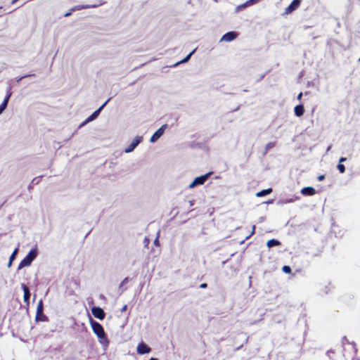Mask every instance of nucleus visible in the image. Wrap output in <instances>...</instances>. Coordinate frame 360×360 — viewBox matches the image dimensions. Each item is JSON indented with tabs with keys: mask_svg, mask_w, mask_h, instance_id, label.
<instances>
[{
	"mask_svg": "<svg viewBox=\"0 0 360 360\" xmlns=\"http://www.w3.org/2000/svg\"><path fill=\"white\" fill-rule=\"evenodd\" d=\"M38 255L37 248H32L25 257L20 262L18 265V269H21L24 267L30 266L32 262L35 259Z\"/></svg>",
	"mask_w": 360,
	"mask_h": 360,
	"instance_id": "nucleus-1",
	"label": "nucleus"
},
{
	"mask_svg": "<svg viewBox=\"0 0 360 360\" xmlns=\"http://www.w3.org/2000/svg\"><path fill=\"white\" fill-rule=\"evenodd\" d=\"M110 98H108L98 109L94 111L90 116H89L80 125L79 127H82L86 124L87 123L96 120L99 115L101 111L103 108L106 105V104L109 102Z\"/></svg>",
	"mask_w": 360,
	"mask_h": 360,
	"instance_id": "nucleus-2",
	"label": "nucleus"
},
{
	"mask_svg": "<svg viewBox=\"0 0 360 360\" xmlns=\"http://www.w3.org/2000/svg\"><path fill=\"white\" fill-rule=\"evenodd\" d=\"M210 174H211V172H208L204 175H202V176L195 178L194 180L188 186V188H193L197 186L204 184L205 182L208 179Z\"/></svg>",
	"mask_w": 360,
	"mask_h": 360,
	"instance_id": "nucleus-3",
	"label": "nucleus"
},
{
	"mask_svg": "<svg viewBox=\"0 0 360 360\" xmlns=\"http://www.w3.org/2000/svg\"><path fill=\"white\" fill-rule=\"evenodd\" d=\"M168 125L165 124L162 125L150 137V142L155 143L164 134L165 131L167 129Z\"/></svg>",
	"mask_w": 360,
	"mask_h": 360,
	"instance_id": "nucleus-4",
	"label": "nucleus"
},
{
	"mask_svg": "<svg viewBox=\"0 0 360 360\" xmlns=\"http://www.w3.org/2000/svg\"><path fill=\"white\" fill-rule=\"evenodd\" d=\"M44 306L42 300H39L37 307L36 312V321H46V316L43 314Z\"/></svg>",
	"mask_w": 360,
	"mask_h": 360,
	"instance_id": "nucleus-5",
	"label": "nucleus"
},
{
	"mask_svg": "<svg viewBox=\"0 0 360 360\" xmlns=\"http://www.w3.org/2000/svg\"><path fill=\"white\" fill-rule=\"evenodd\" d=\"M143 137L141 136H136L128 147L124 149V153H129L132 152L136 146L142 141Z\"/></svg>",
	"mask_w": 360,
	"mask_h": 360,
	"instance_id": "nucleus-6",
	"label": "nucleus"
},
{
	"mask_svg": "<svg viewBox=\"0 0 360 360\" xmlns=\"http://www.w3.org/2000/svg\"><path fill=\"white\" fill-rule=\"evenodd\" d=\"M91 325L94 333L97 335L98 338H101V335H104V329L99 323L95 321H91Z\"/></svg>",
	"mask_w": 360,
	"mask_h": 360,
	"instance_id": "nucleus-7",
	"label": "nucleus"
},
{
	"mask_svg": "<svg viewBox=\"0 0 360 360\" xmlns=\"http://www.w3.org/2000/svg\"><path fill=\"white\" fill-rule=\"evenodd\" d=\"M301 1L302 0H293L290 3V4L285 8L283 15H288V14L291 13L292 11H294L295 10H296L299 7V6L301 3Z\"/></svg>",
	"mask_w": 360,
	"mask_h": 360,
	"instance_id": "nucleus-8",
	"label": "nucleus"
},
{
	"mask_svg": "<svg viewBox=\"0 0 360 360\" xmlns=\"http://www.w3.org/2000/svg\"><path fill=\"white\" fill-rule=\"evenodd\" d=\"M300 200V196L292 195L291 197L281 198L277 201V205H283L288 203H292L296 200Z\"/></svg>",
	"mask_w": 360,
	"mask_h": 360,
	"instance_id": "nucleus-9",
	"label": "nucleus"
},
{
	"mask_svg": "<svg viewBox=\"0 0 360 360\" xmlns=\"http://www.w3.org/2000/svg\"><path fill=\"white\" fill-rule=\"evenodd\" d=\"M104 3H105L104 1H100L98 4H92V5L86 4V5L75 6L72 8H71V11H80V10H82V9H86V8H96L98 6L104 4Z\"/></svg>",
	"mask_w": 360,
	"mask_h": 360,
	"instance_id": "nucleus-10",
	"label": "nucleus"
},
{
	"mask_svg": "<svg viewBox=\"0 0 360 360\" xmlns=\"http://www.w3.org/2000/svg\"><path fill=\"white\" fill-rule=\"evenodd\" d=\"M151 351V349L150 347H148L146 343L141 342H140L136 348V352L139 354H145L150 353Z\"/></svg>",
	"mask_w": 360,
	"mask_h": 360,
	"instance_id": "nucleus-11",
	"label": "nucleus"
},
{
	"mask_svg": "<svg viewBox=\"0 0 360 360\" xmlns=\"http://www.w3.org/2000/svg\"><path fill=\"white\" fill-rule=\"evenodd\" d=\"M92 314L97 319L103 320L105 318L104 311L98 307H94L91 309Z\"/></svg>",
	"mask_w": 360,
	"mask_h": 360,
	"instance_id": "nucleus-12",
	"label": "nucleus"
},
{
	"mask_svg": "<svg viewBox=\"0 0 360 360\" xmlns=\"http://www.w3.org/2000/svg\"><path fill=\"white\" fill-rule=\"evenodd\" d=\"M238 34L231 31L224 34L220 39V41H232L237 37Z\"/></svg>",
	"mask_w": 360,
	"mask_h": 360,
	"instance_id": "nucleus-13",
	"label": "nucleus"
},
{
	"mask_svg": "<svg viewBox=\"0 0 360 360\" xmlns=\"http://www.w3.org/2000/svg\"><path fill=\"white\" fill-rule=\"evenodd\" d=\"M21 288L24 292V295H23L24 302L26 303L27 305H29L30 298V295H31L30 290H29L28 287L24 283L21 284Z\"/></svg>",
	"mask_w": 360,
	"mask_h": 360,
	"instance_id": "nucleus-14",
	"label": "nucleus"
},
{
	"mask_svg": "<svg viewBox=\"0 0 360 360\" xmlns=\"http://www.w3.org/2000/svg\"><path fill=\"white\" fill-rule=\"evenodd\" d=\"M300 192L303 195L311 196L316 193V190L313 187L309 186L302 188Z\"/></svg>",
	"mask_w": 360,
	"mask_h": 360,
	"instance_id": "nucleus-15",
	"label": "nucleus"
},
{
	"mask_svg": "<svg viewBox=\"0 0 360 360\" xmlns=\"http://www.w3.org/2000/svg\"><path fill=\"white\" fill-rule=\"evenodd\" d=\"M295 115L297 117L303 115L304 109L303 105H297L294 108Z\"/></svg>",
	"mask_w": 360,
	"mask_h": 360,
	"instance_id": "nucleus-16",
	"label": "nucleus"
},
{
	"mask_svg": "<svg viewBox=\"0 0 360 360\" xmlns=\"http://www.w3.org/2000/svg\"><path fill=\"white\" fill-rule=\"evenodd\" d=\"M195 49L193 50V51H192L189 54H188V55H187V56H186L183 60H181V61L177 62L176 63H175V64L174 65V67H176V66H178V65H179V64H181V63H185L188 62V61L190 60V58H191V57L192 56V55L195 53Z\"/></svg>",
	"mask_w": 360,
	"mask_h": 360,
	"instance_id": "nucleus-17",
	"label": "nucleus"
},
{
	"mask_svg": "<svg viewBox=\"0 0 360 360\" xmlns=\"http://www.w3.org/2000/svg\"><path fill=\"white\" fill-rule=\"evenodd\" d=\"M99 339V342L105 347H108L109 341L108 340V338L104 333V335H101V338H98Z\"/></svg>",
	"mask_w": 360,
	"mask_h": 360,
	"instance_id": "nucleus-18",
	"label": "nucleus"
},
{
	"mask_svg": "<svg viewBox=\"0 0 360 360\" xmlns=\"http://www.w3.org/2000/svg\"><path fill=\"white\" fill-rule=\"evenodd\" d=\"M251 6L250 4L249 3L248 1H247L246 2H245L244 4H240L238 6H237L235 8V12L236 13H238L240 12V11L246 8L247 7Z\"/></svg>",
	"mask_w": 360,
	"mask_h": 360,
	"instance_id": "nucleus-19",
	"label": "nucleus"
},
{
	"mask_svg": "<svg viewBox=\"0 0 360 360\" xmlns=\"http://www.w3.org/2000/svg\"><path fill=\"white\" fill-rule=\"evenodd\" d=\"M129 278L126 277L125 278L123 279V281L120 284V286H119V294L120 295H122V292L126 290V288H123V286H124V285L127 283L129 282Z\"/></svg>",
	"mask_w": 360,
	"mask_h": 360,
	"instance_id": "nucleus-20",
	"label": "nucleus"
},
{
	"mask_svg": "<svg viewBox=\"0 0 360 360\" xmlns=\"http://www.w3.org/2000/svg\"><path fill=\"white\" fill-rule=\"evenodd\" d=\"M271 192H272V189L271 188H267V189L262 190V191H260L257 193L256 196L257 197H263V196H265V195L271 193Z\"/></svg>",
	"mask_w": 360,
	"mask_h": 360,
	"instance_id": "nucleus-21",
	"label": "nucleus"
},
{
	"mask_svg": "<svg viewBox=\"0 0 360 360\" xmlns=\"http://www.w3.org/2000/svg\"><path fill=\"white\" fill-rule=\"evenodd\" d=\"M280 245H281V243L278 240H276V239H271L266 243L267 247L269 248H273L274 246H278Z\"/></svg>",
	"mask_w": 360,
	"mask_h": 360,
	"instance_id": "nucleus-22",
	"label": "nucleus"
},
{
	"mask_svg": "<svg viewBox=\"0 0 360 360\" xmlns=\"http://www.w3.org/2000/svg\"><path fill=\"white\" fill-rule=\"evenodd\" d=\"M18 252V248H16L12 252L11 255L10 256L9 262L8 264V267H10L11 266L12 262L15 259Z\"/></svg>",
	"mask_w": 360,
	"mask_h": 360,
	"instance_id": "nucleus-23",
	"label": "nucleus"
},
{
	"mask_svg": "<svg viewBox=\"0 0 360 360\" xmlns=\"http://www.w3.org/2000/svg\"><path fill=\"white\" fill-rule=\"evenodd\" d=\"M8 101H8L6 99H4L3 102L0 105V112H3L5 110V109L6 108V107L8 105Z\"/></svg>",
	"mask_w": 360,
	"mask_h": 360,
	"instance_id": "nucleus-24",
	"label": "nucleus"
},
{
	"mask_svg": "<svg viewBox=\"0 0 360 360\" xmlns=\"http://www.w3.org/2000/svg\"><path fill=\"white\" fill-rule=\"evenodd\" d=\"M275 142H269L266 143L265 146V153H266L268 150L274 148L275 146Z\"/></svg>",
	"mask_w": 360,
	"mask_h": 360,
	"instance_id": "nucleus-25",
	"label": "nucleus"
},
{
	"mask_svg": "<svg viewBox=\"0 0 360 360\" xmlns=\"http://www.w3.org/2000/svg\"><path fill=\"white\" fill-rule=\"evenodd\" d=\"M11 95H12V92H11V86H9V87H8V88L6 89V96H5L4 99H6V100L9 101V99H10V98H11Z\"/></svg>",
	"mask_w": 360,
	"mask_h": 360,
	"instance_id": "nucleus-26",
	"label": "nucleus"
},
{
	"mask_svg": "<svg viewBox=\"0 0 360 360\" xmlns=\"http://www.w3.org/2000/svg\"><path fill=\"white\" fill-rule=\"evenodd\" d=\"M337 168L340 173L343 174L345 172V167L342 164H338Z\"/></svg>",
	"mask_w": 360,
	"mask_h": 360,
	"instance_id": "nucleus-27",
	"label": "nucleus"
},
{
	"mask_svg": "<svg viewBox=\"0 0 360 360\" xmlns=\"http://www.w3.org/2000/svg\"><path fill=\"white\" fill-rule=\"evenodd\" d=\"M34 76H35L34 74L27 75H25V76H22V77L17 78L16 81L18 82H20V80H22V79H24L25 77H34Z\"/></svg>",
	"mask_w": 360,
	"mask_h": 360,
	"instance_id": "nucleus-28",
	"label": "nucleus"
},
{
	"mask_svg": "<svg viewBox=\"0 0 360 360\" xmlns=\"http://www.w3.org/2000/svg\"><path fill=\"white\" fill-rule=\"evenodd\" d=\"M283 271L285 273H290V271H291V268H290L289 266H283Z\"/></svg>",
	"mask_w": 360,
	"mask_h": 360,
	"instance_id": "nucleus-29",
	"label": "nucleus"
},
{
	"mask_svg": "<svg viewBox=\"0 0 360 360\" xmlns=\"http://www.w3.org/2000/svg\"><path fill=\"white\" fill-rule=\"evenodd\" d=\"M255 226L253 225L252 228V232L248 236L246 237V239H248L252 235H253L255 233Z\"/></svg>",
	"mask_w": 360,
	"mask_h": 360,
	"instance_id": "nucleus-30",
	"label": "nucleus"
},
{
	"mask_svg": "<svg viewBox=\"0 0 360 360\" xmlns=\"http://www.w3.org/2000/svg\"><path fill=\"white\" fill-rule=\"evenodd\" d=\"M347 160V158H340V160H339V164H342V162H344Z\"/></svg>",
	"mask_w": 360,
	"mask_h": 360,
	"instance_id": "nucleus-31",
	"label": "nucleus"
},
{
	"mask_svg": "<svg viewBox=\"0 0 360 360\" xmlns=\"http://www.w3.org/2000/svg\"><path fill=\"white\" fill-rule=\"evenodd\" d=\"M259 1V0H248V1L250 4V5H253V4H256Z\"/></svg>",
	"mask_w": 360,
	"mask_h": 360,
	"instance_id": "nucleus-32",
	"label": "nucleus"
},
{
	"mask_svg": "<svg viewBox=\"0 0 360 360\" xmlns=\"http://www.w3.org/2000/svg\"><path fill=\"white\" fill-rule=\"evenodd\" d=\"M73 11H71V10L69 11V12H67L66 13L64 14V16L65 17H69L72 15Z\"/></svg>",
	"mask_w": 360,
	"mask_h": 360,
	"instance_id": "nucleus-33",
	"label": "nucleus"
},
{
	"mask_svg": "<svg viewBox=\"0 0 360 360\" xmlns=\"http://www.w3.org/2000/svg\"><path fill=\"white\" fill-rule=\"evenodd\" d=\"M207 287V284L205 283H201L200 285V288H206Z\"/></svg>",
	"mask_w": 360,
	"mask_h": 360,
	"instance_id": "nucleus-34",
	"label": "nucleus"
},
{
	"mask_svg": "<svg viewBox=\"0 0 360 360\" xmlns=\"http://www.w3.org/2000/svg\"><path fill=\"white\" fill-rule=\"evenodd\" d=\"M127 309V304H124L122 309H121V312H124Z\"/></svg>",
	"mask_w": 360,
	"mask_h": 360,
	"instance_id": "nucleus-35",
	"label": "nucleus"
},
{
	"mask_svg": "<svg viewBox=\"0 0 360 360\" xmlns=\"http://www.w3.org/2000/svg\"><path fill=\"white\" fill-rule=\"evenodd\" d=\"M325 179L324 175H321L318 177L319 181H323Z\"/></svg>",
	"mask_w": 360,
	"mask_h": 360,
	"instance_id": "nucleus-36",
	"label": "nucleus"
},
{
	"mask_svg": "<svg viewBox=\"0 0 360 360\" xmlns=\"http://www.w3.org/2000/svg\"><path fill=\"white\" fill-rule=\"evenodd\" d=\"M154 244L155 245H159V240L158 238H156L155 240H154Z\"/></svg>",
	"mask_w": 360,
	"mask_h": 360,
	"instance_id": "nucleus-37",
	"label": "nucleus"
},
{
	"mask_svg": "<svg viewBox=\"0 0 360 360\" xmlns=\"http://www.w3.org/2000/svg\"><path fill=\"white\" fill-rule=\"evenodd\" d=\"M302 93H300V94H298V96H297V99H298V100H300V99L302 98Z\"/></svg>",
	"mask_w": 360,
	"mask_h": 360,
	"instance_id": "nucleus-38",
	"label": "nucleus"
},
{
	"mask_svg": "<svg viewBox=\"0 0 360 360\" xmlns=\"http://www.w3.org/2000/svg\"><path fill=\"white\" fill-rule=\"evenodd\" d=\"M189 205H190L191 207H192L194 205V201L193 200H190L189 201Z\"/></svg>",
	"mask_w": 360,
	"mask_h": 360,
	"instance_id": "nucleus-39",
	"label": "nucleus"
},
{
	"mask_svg": "<svg viewBox=\"0 0 360 360\" xmlns=\"http://www.w3.org/2000/svg\"><path fill=\"white\" fill-rule=\"evenodd\" d=\"M330 351H328L327 354H328V356L330 358Z\"/></svg>",
	"mask_w": 360,
	"mask_h": 360,
	"instance_id": "nucleus-40",
	"label": "nucleus"
},
{
	"mask_svg": "<svg viewBox=\"0 0 360 360\" xmlns=\"http://www.w3.org/2000/svg\"><path fill=\"white\" fill-rule=\"evenodd\" d=\"M330 146L327 148V151L330 150Z\"/></svg>",
	"mask_w": 360,
	"mask_h": 360,
	"instance_id": "nucleus-41",
	"label": "nucleus"
},
{
	"mask_svg": "<svg viewBox=\"0 0 360 360\" xmlns=\"http://www.w3.org/2000/svg\"><path fill=\"white\" fill-rule=\"evenodd\" d=\"M215 2H217V0H214Z\"/></svg>",
	"mask_w": 360,
	"mask_h": 360,
	"instance_id": "nucleus-42",
	"label": "nucleus"
},
{
	"mask_svg": "<svg viewBox=\"0 0 360 360\" xmlns=\"http://www.w3.org/2000/svg\"><path fill=\"white\" fill-rule=\"evenodd\" d=\"M2 113V112H0V115Z\"/></svg>",
	"mask_w": 360,
	"mask_h": 360,
	"instance_id": "nucleus-43",
	"label": "nucleus"
},
{
	"mask_svg": "<svg viewBox=\"0 0 360 360\" xmlns=\"http://www.w3.org/2000/svg\"><path fill=\"white\" fill-rule=\"evenodd\" d=\"M359 61H360V58L359 59Z\"/></svg>",
	"mask_w": 360,
	"mask_h": 360,
	"instance_id": "nucleus-44",
	"label": "nucleus"
}]
</instances>
